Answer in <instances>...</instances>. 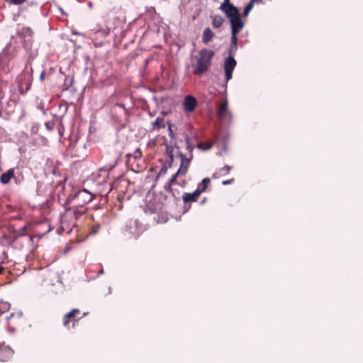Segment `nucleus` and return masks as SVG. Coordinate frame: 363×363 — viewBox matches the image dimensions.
Masks as SVG:
<instances>
[{"instance_id":"10","label":"nucleus","mask_w":363,"mask_h":363,"mask_svg":"<svg viewBox=\"0 0 363 363\" xmlns=\"http://www.w3.org/2000/svg\"><path fill=\"white\" fill-rule=\"evenodd\" d=\"M125 232H127L130 237L137 238L140 235V230L139 228V221L138 219L129 220L125 225Z\"/></svg>"},{"instance_id":"28","label":"nucleus","mask_w":363,"mask_h":363,"mask_svg":"<svg viewBox=\"0 0 363 363\" xmlns=\"http://www.w3.org/2000/svg\"><path fill=\"white\" fill-rule=\"evenodd\" d=\"M186 149L189 152V154L192 153L194 147L191 145V138L187 135L185 138Z\"/></svg>"},{"instance_id":"25","label":"nucleus","mask_w":363,"mask_h":363,"mask_svg":"<svg viewBox=\"0 0 363 363\" xmlns=\"http://www.w3.org/2000/svg\"><path fill=\"white\" fill-rule=\"evenodd\" d=\"M111 29L108 27L102 28L96 30V33L100 36L106 37L110 33Z\"/></svg>"},{"instance_id":"51","label":"nucleus","mask_w":363,"mask_h":363,"mask_svg":"<svg viewBox=\"0 0 363 363\" xmlns=\"http://www.w3.org/2000/svg\"><path fill=\"white\" fill-rule=\"evenodd\" d=\"M167 221V218H162V222L166 223Z\"/></svg>"},{"instance_id":"23","label":"nucleus","mask_w":363,"mask_h":363,"mask_svg":"<svg viewBox=\"0 0 363 363\" xmlns=\"http://www.w3.org/2000/svg\"><path fill=\"white\" fill-rule=\"evenodd\" d=\"M255 4V0H250V2L245 6L243 13H242V16L244 17H246L249 15L250 12L252 9ZM241 16H242V13H241Z\"/></svg>"},{"instance_id":"3","label":"nucleus","mask_w":363,"mask_h":363,"mask_svg":"<svg viewBox=\"0 0 363 363\" xmlns=\"http://www.w3.org/2000/svg\"><path fill=\"white\" fill-rule=\"evenodd\" d=\"M33 72L32 67L24 68L17 77L18 88L21 94H25L30 89L33 80Z\"/></svg>"},{"instance_id":"53","label":"nucleus","mask_w":363,"mask_h":363,"mask_svg":"<svg viewBox=\"0 0 363 363\" xmlns=\"http://www.w3.org/2000/svg\"><path fill=\"white\" fill-rule=\"evenodd\" d=\"M108 293H109V294H111V287H109V288H108Z\"/></svg>"},{"instance_id":"19","label":"nucleus","mask_w":363,"mask_h":363,"mask_svg":"<svg viewBox=\"0 0 363 363\" xmlns=\"http://www.w3.org/2000/svg\"><path fill=\"white\" fill-rule=\"evenodd\" d=\"M20 35L21 36L23 41L25 39H30V40H33V30L28 27H23L21 31L20 32Z\"/></svg>"},{"instance_id":"41","label":"nucleus","mask_w":363,"mask_h":363,"mask_svg":"<svg viewBox=\"0 0 363 363\" xmlns=\"http://www.w3.org/2000/svg\"><path fill=\"white\" fill-rule=\"evenodd\" d=\"M16 315L15 313H12L10 314V315L6 316V320L9 321L11 318L14 317Z\"/></svg>"},{"instance_id":"2","label":"nucleus","mask_w":363,"mask_h":363,"mask_svg":"<svg viewBox=\"0 0 363 363\" xmlns=\"http://www.w3.org/2000/svg\"><path fill=\"white\" fill-rule=\"evenodd\" d=\"M230 25V44L228 48V56L235 55L238 46V35L245 27V21L242 19H231L229 20Z\"/></svg>"},{"instance_id":"15","label":"nucleus","mask_w":363,"mask_h":363,"mask_svg":"<svg viewBox=\"0 0 363 363\" xmlns=\"http://www.w3.org/2000/svg\"><path fill=\"white\" fill-rule=\"evenodd\" d=\"M15 169L10 168L6 172L3 173L0 177V182L3 184H7L11 179L14 178Z\"/></svg>"},{"instance_id":"55","label":"nucleus","mask_w":363,"mask_h":363,"mask_svg":"<svg viewBox=\"0 0 363 363\" xmlns=\"http://www.w3.org/2000/svg\"><path fill=\"white\" fill-rule=\"evenodd\" d=\"M29 240L32 241V238L30 236H28Z\"/></svg>"},{"instance_id":"35","label":"nucleus","mask_w":363,"mask_h":363,"mask_svg":"<svg viewBox=\"0 0 363 363\" xmlns=\"http://www.w3.org/2000/svg\"><path fill=\"white\" fill-rule=\"evenodd\" d=\"M231 169L232 167L226 164L220 169V171H224L225 174H228L230 172Z\"/></svg>"},{"instance_id":"38","label":"nucleus","mask_w":363,"mask_h":363,"mask_svg":"<svg viewBox=\"0 0 363 363\" xmlns=\"http://www.w3.org/2000/svg\"><path fill=\"white\" fill-rule=\"evenodd\" d=\"M163 166H164V167H167V169H169L170 167H172V163H171V162H169L168 160H166V161L164 162V163L163 164Z\"/></svg>"},{"instance_id":"39","label":"nucleus","mask_w":363,"mask_h":363,"mask_svg":"<svg viewBox=\"0 0 363 363\" xmlns=\"http://www.w3.org/2000/svg\"><path fill=\"white\" fill-rule=\"evenodd\" d=\"M45 72L43 70L40 74V80L43 81L45 79Z\"/></svg>"},{"instance_id":"30","label":"nucleus","mask_w":363,"mask_h":363,"mask_svg":"<svg viewBox=\"0 0 363 363\" xmlns=\"http://www.w3.org/2000/svg\"><path fill=\"white\" fill-rule=\"evenodd\" d=\"M45 128L48 130H52L55 126V122L54 121H49L45 123Z\"/></svg>"},{"instance_id":"46","label":"nucleus","mask_w":363,"mask_h":363,"mask_svg":"<svg viewBox=\"0 0 363 363\" xmlns=\"http://www.w3.org/2000/svg\"><path fill=\"white\" fill-rule=\"evenodd\" d=\"M54 72H55L54 68H53V67H50V72H49V74H52Z\"/></svg>"},{"instance_id":"40","label":"nucleus","mask_w":363,"mask_h":363,"mask_svg":"<svg viewBox=\"0 0 363 363\" xmlns=\"http://www.w3.org/2000/svg\"><path fill=\"white\" fill-rule=\"evenodd\" d=\"M178 156L179 157L180 160H182L184 157H186V155L180 151H178Z\"/></svg>"},{"instance_id":"21","label":"nucleus","mask_w":363,"mask_h":363,"mask_svg":"<svg viewBox=\"0 0 363 363\" xmlns=\"http://www.w3.org/2000/svg\"><path fill=\"white\" fill-rule=\"evenodd\" d=\"M210 182L211 180L208 177L203 179L202 181L198 184L196 190L200 191V194H201L206 189L207 185L210 183Z\"/></svg>"},{"instance_id":"6","label":"nucleus","mask_w":363,"mask_h":363,"mask_svg":"<svg viewBox=\"0 0 363 363\" xmlns=\"http://www.w3.org/2000/svg\"><path fill=\"white\" fill-rule=\"evenodd\" d=\"M237 65V61L233 56H228L225 58L223 69L225 74V81L221 84L224 92L227 91L228 82L233 78V72Z\"/></svg>"},{"instance_id":"47","label":"nucleus","mask_w":363,"mask_h":363,"mask_svg":"<svg viewBox=\"0 0 363 363\" xmlns=\"http://www.w3.org/2000/svg\"><path fill=\"white\" fill-rule=\"evenodd\" d=\"M104 273V269L101 268L99 271V274H103Z\"/></svg>"},{"instance_id":"5","label":"nucleus","mask_w":363,"mask_h":363,"mask_svg":"<svg viewBox=\"0 0 363 363\" xmlns=\"http://www.w3.org/2000/svg\"><path fill=\"white\" fill-rule=\"evenodd\" d=\"M25 50V67L30 68L33 60L38 55V50L33 47V40L30 39H25L23 44Z\"/></svg>"},{"instance_id":"13","label":"nucleus","mask_w":363,"mask_h":363,"mask_svg":"<svg viewBox=\"0 0 363 363\" xmlns=\"http://www.w3.org/2000/svg\"><path fill=\"white\" fill-rule=\"evenodd\" d=\"M13 354V350L9 346H2L0 345V361L6 362L10 359Z\"/></svg>"},{"instance_id":"29","label":"nucleus","mask_w":363,"mask_h":363,"mask_svg":"<svg viewBox=\"0 0 363 363\" xmlns=\"http://www.w3.org/2000/svg\"><path fill=\"white\" fill-rule=\"evenodd\" d=\"M179 175H185V174H183V172H179V169H178V170L177 171V172H176L174 174H173V175L172 176V177L169 179V180L168 182H170V184H174L177 183V177H178Z\"/></svg>"},{"instance_id":"43","label":"nucleus","mask_w":363,"mask_h":363,"mask_svg":"<svg viewBox=\"0 0 363 363\" xmlns=\"http://www.w3.org/2000/svg\"><path fill=\"white\" fill-rule=\"evenodd\" d=\"M227 150H228L227 145H226V144H223V150H223V152H226V151H227Z\"/></svg>"},{"instance_id":"36","label":"nucleus","mask_w":363,"mask_h":363,"mask_svg":"<svg viewBox=\"0 0 363 363\" xmlns=\"http://www.w3.org/2000/svg\"><path fill=\"white\" fill-rule=\"evenodd\" d=\"M116 106H118V107H120V108H122L125 113H128V109L125 108V104H122V103H116L115 104Z\"/></svg>"},{"instance_id":"22","label":"nucleus","mask_w":363,"mask_h":363,"mask_svg":"<svg viewBox=\"0 0 363 363\" xmlns=\"http://www.w3.org/2000/svg\"><path fill=\"white\" fill-rule=\"evenodd\" d=\"M164 118H160V117H158L156 118L155 121H154L152 123V125L154 127V128H157V130H160L161 128H165V124L164 123Z\"/></svg>"},{"instance_id":"16","label":"nucleus","mask_w":363,"mask_h":363,"mask_svg":"<svg viewBox=\"0 0 363 363\" xmlns=\"http://www.w3.org/2000/svg\"><path fill=\"white\" fill-rule=\"evenodd\" d=\"M200 194V191L196 189L192 193H184L182 196V199L184 203H188L189 201L194 202L197 201Z\"/></svg>"},{"instance_id":"4","label":"nucleus","mask_w":363,"mask_h":363,"mask_svg":"<svg viewBox=\"0 0 363 363\" xmlns=\"http://www.w3.org/2000/svg\"><path fill=\"white\" fill-rule=\"evenodd\" d=\"M93 199L92 194L84 189L77 191L74 195L70 194L67 199V203L73 201L77 206L83 207L84 205L90 203Z\"/></svg>"},{"instance_id":"17","label":"nucleus","mask_w":363,"mask_h":363,"mask_svg":"<svg viewBox=\"0 0 363 363\" xmlns=\"http://www.w3.org/2000/svg\"><path fill=\"white\" fill-rule=\"evenodd\" d=\"M214 35L215 34L213 33V31L211 30V29L210 28H206L203 31L202 42L204 44H207L212 40Z\"/></svg>"},{"instance_id":"8","label":"nucleus","mask_w":363,"mask_h":363,"mask_svg":"<svg viewBox=\"0 0 363 363\" xmlns=\"http://www.w3.org/2000/svg\"><path fill=\"white\" fill-rule=\"evenodd\" d=\"M16 54V48L12 43H8L5 48L0 53V63L1 65H6L9 61L14 57Z\"/></svg>"},{"instance_id":"48","label":"nucleus","mask_w":363,"mask_h":363,"mask_svg":"<svg viewBox=\"0 0 363 363\" xmlns=\"http://www.w3.org/2000/svg\"><path fill=\"white\" fill-rule=\"evenodd\" d=\"M57 128H58L59 135H60V136H62V133L61 128H60V127H58Z\"/></svg>"},{"instance_id":"26","label":"nucleus","mask_w":363,"mask_h":363,"mask_svg":"<svg viewBox=\"0 0 363 363\" xmlns=\"http://www.w3.org/2000/svg\"><path fill=\"white\" fill-rule=\"evenodd\" d=\"M166 152L168 155V161L171 162L173 164L174 162V154H173V147L170 145H167L166 147Z\"/></svg>"},{"instance_id":"44","label":"nucleus","mask_w":363,"mask_h":363,"mask_svg":"<svg viewBox=\"0 0 363 363\" xmlns=\"http://www.w3.org/2000/svg\"><path fill=\"white\" fill-rule=\"evenodd\" d=\"M15 316H17L18 318H21L22 316V312H18L16 313V315Z\"/></svg>"},{"instance_id":"50","label":"nucleus","mask_w":363,"mask_h":363,"mask_svg":"<svg viewBox=\"0 0 363 363\" xmlns=\"http://www.w3.org/2000/svg\"><path fill=\"white\" fill-rule=\"evenodd\" d=\"M212 178L213 179L217 178L216 174H213V176H212Z\"/></svg>"},{"instance_id":"9","label":"nucleus","mask_w":363,"mask_h":363,"mask_svg":"<svg viewBox=\"0 0 363 363\" xmlns=\"http://www.w3.org/2000/svg\"><path fill=\"white\" fill-rule=\"evenodd\" d=\"M218 116L222 123L230 125L233 121V114L228 110V101L225 99L218 111Z\"/></svg>"},{"instance_id":"24","label":"nucleus","mask_w":363,"mask_h":363,"mask_svg":"<svg viewBox=\"0 0 363 363\" xmlns=\"http://www.w3.org/2000/svg\"><path fill=\"white\" fill-rule=\"evenodd\" d=\"M10 308L11 304L9 302L1 301L0 302V316L5 312L8 311Z\"/></svg>"},{"instance_id":"33","label":"nucleus","mask_w":363,"mask_h":363,"mask_svg":"<svg viewBox=\"0 0 363 363\" xmlns=\"http://www.w3.org/2000/svg\"><path fill=\"white\" fill-rule=\"evenodd\" d=\"M167 169L166 167H164L162 166V167L161 168V169L160 170L157 177H162L164 176V174H166L167 172Z\"/></svg>"},{"instance_id":"45","label":"nucleus","mask_w":363,"mask_h":363,"mask_svg":"<svg viewBox=\"0 0 363 363\" xmlns=\"http://www.w3.org/2000/svg\"><path fill=\"white\" fill-rule=\"evenodd\" d=\"M99 228V227L98 226L97 228H94V229H93V230H92V233H97V231H98Z\"/></svg>"},{"instance_id":"12","label":"nucleus","mask_w":363,"mask_h":363,"mask_svg":"<svg viewBox=\"0 0 363 363\" xmlns=\"http://www.w3.org/2000/svg\"><path fill=\"white\" fill-rule=\"evenodd\" d=\"M198 104L196 99L191 96L187 95L185 96L183 102L184 109L186 113H191L194 111Z\"/></svg>"},{"instance_id":"54","label":"nucleus","mask_w":363,"mask_h":363,"mask_svg":"<svg viewBox=\"0 0 363 363\" xmlns=\"http://www.w3.org/2000/svg\"><path fill=\"white\" fill-rule=\"evenodd\" d=\"M218 155H222V151H219V152H218Z\"/></svg>"},{"instance_id":"20","label":"nucleus","mask_w":363,"mask_h":363,"mask_svg":"<svg viewBox=\"0 0 363 363\" xmlns=\"http://www.w3.org/2000/svg\"><path fill=\"white\" fill-rule=\"evenodd\" d=\"M79 312V310L76 308V309H72L71 311H69V313L65 314L64 315V318H63L64 325H67L69 323V319L74 318L75 314Z\"/></svg>"},{"instance_id":"11","label":"nucleus","mask_w":363,"mask_h":363,"mask_svg":"<svg viewBox=\"0 0 363 363\" xmlns=\"http://www.w3.org/2000/svg\"><path fill=\"white\" fill-rule=\"evenodd\" d=\"M69 203H66L65 207V215L66 216L70 218H74L75 220H77L78 218L81 216H82L84 213V210H79V206H77L75 203L74 206L67 207V206Z\"/></svg>"},{"instance_id":"7","label":"nucleus","mask_w":363,"mask_h":363,"mask_svg":"<svg viewBox=\"0 0 363 363\" xmlns=\"http://www.w3.org/2000/svg\"><path fill=\"white\" fill-rule=\"evenodd\" d=\"M218 9L225 14L229 20L242 19L240 9L230 3V0H223Z\"/></svg>"},{"instance_id":"18","label":"nucleus","mask_w":363,"mask_h":363,"mask_svg":"<svg viewBox=\"0 0 363 363\" xmlns=\"http://www.w3.org/2000/svg\"><path fill=\"white\" fill-rule=\"evenodd\" d=\"M212 19V26L215 28H220L224 23L225 18L219 15L211 16Z\"/></svg>"},{"instance_id":"42","label":"nucleus","mask_w":363,"mask_h":363,"mask_svg":"<svg viewBox=\"0 0 363 363\" xmlns=\"http://www.w3.org/2000/svg\"><path fill=\"white\" fill-rule=\"evenodd\" d=\"M14 179V182L16 184H20L21 181L18 179V178H16L14 177V178H13Z\"/></svg>"},{"instance_id":"1","label":"nucleus","mask_w":363,"mask_h":363,"mask_svg":"<svg viewBox=\"0 0 363 363\" xmlns=\"http://www.w3.org/2000/svg\"><path fill=\"white\" fill-rule=\"evenodd\" d=\"M215 55L213 50L203 48L199 51L196 64L194 65L193 74L199 76L206 73L211 65V62Z\"/></svg>"},{"instance_id":"52","label":"nucleus","mask_w":363,"mask_h":363,"mask_svg":"<svg viewBox=\"0 0 363 363\" xmlns=\"http://www.w3.org/2000/svg\"><path fill=\"white\" fill-rule=\"evenodd\" d=\"M88 5H89V7H91L92 6V3L91 2H89Z\"/></svg>"},{"instance_id":"56","label":"nucleus","mask_w":363,"mask_h":363,"mask_svg":"<svg viewBox=\"0 0 363 363\" xmlns=\"http://www.w3.org/2000/svg\"><path fill=\"white\" fill-rule=\"evenodd\" d=\"M206 201V199H203V201H202V203H204Z\"/></svg>"},{"instance_id":"34","label":"nucleus","mask_w":363,"mask_h":363,"mask_svg":"<svg viewBox=\"0 0 363 363\" xmlns=\"http://www.w3.org/2000/svg\"><path fill=\"white\" fill-rule=\"evenodd\" d=\"M172 185H173L172 184H170V182H168L164 185V190H165L166 191H169V192H170L171 194H173V193H172Z\"/></svg>"},{"instance_id":"32","label":"nucleus","mask_w":363,"mask_h":363,"mask_svg":"<svg viewBox=\"0 0 363 363\" xmlns=\"http://www.w3.org/2000/svg\"><path fill=\"white\" fill-rule=\"evenodd\" d=\"M167 124L168 125V135L171 138L173 139L174 138V134L172 128V123L170 121H167Z\"/></svg>"},{"instance_id":"31","label":"nucleus","mask_w":363,"mask_h":363,"mask_svg":"<svg viewBox=\"0 0 363 363\" xmlns=\"http://www.w3.org/2000/svg\"><path fill=\"white\" fill-rule=\"evenodd\" d=\"M197 147L200 150H210L211 147H212V145L211 144H206L205 145L202 143H198L197 144Z\"/></svg>"},{"instance_id":"27","label":"nucleus","mask_w":363,"mask_h":363,"mask_svg":"<svg viewBox=\"0 0 363 363\" xmlns=\"http://www.w3.org/2000/svg\"><path fill=\"white\" fill-rule=\"evenodd\" d=\"M74 82V76L73 75H67L65 79V86L67 89L69 88Z\"/></svg>"},{"instance_id":"49","label":"nucleus","mask_w":363,"mask_h":363,"mask_svg":"<svg viewBox=\"0 0 363 363\" xmlns=\"http://www.w3.org/2000/svg\"><path fill=\"white\" fill-rule=\"evenodd\" d=\"M263 0H255V3L259 4L262 3Z\"/></svg>"},{"instance_id":"14","label":"nucleus","mask_w":363,"mask_h":363,"mask_svg":"<svg viewBox=\"0 0 363 363\" xmlns=\"http://www.w3.org/2000/svg\"><path fill=\"white\" fill-rule=\"evenodd\" d=\"M192 159H193V153L189 154V156L188 157H184L181 160L180 167L178 169L179 172H182L183 174H186L187 173V172H188L190 162L192 160Z\"/></svg>"},{"instance_id":"37","label":"nucleus","mask_w":363,"mask_h":363,"mask_svg":"<svg viewBox=\"0 0 363 363\" xmlns=\"http://www.w3.org/2000/svg\"><path fill=\"white\" fill-rule=\"evenodd\" d=\"M233 182H234V179L224 180V181L222 182V184L224 185V186H226V185H228V184H230L233 183Z\"/></svg>"}]
</instances>
